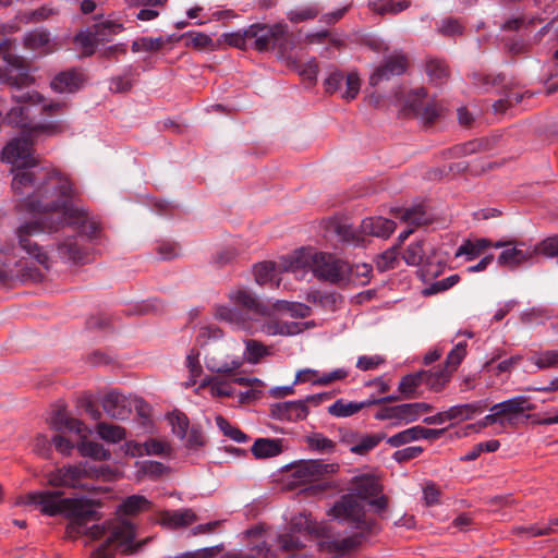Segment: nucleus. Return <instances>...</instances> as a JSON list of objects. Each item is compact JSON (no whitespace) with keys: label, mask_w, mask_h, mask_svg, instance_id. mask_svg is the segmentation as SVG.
<instances>
[{"label":"nucleus","mask_w":558,"mask_h":558,"mask_svg":"<svg viewBox=\"0 0 558 558\" xmlns=\"http://www.w3.org/2000/svg\"><path fill=\"white\" fill-rule=\"evenodd\" d=\"M36 135L12 138L0 154L2 161L13 166L12 190L19 197V206L31 213L63 206L71 219L80 217L69 207L70 179L54 168L41 166L34 156L33 137Z\"/></svg>","instance_id":"1"},{"label":"nucleus","mask_w":558,"mask_h":558,"mask_svg":"<svg viewBox=\"0 0 558 558\" xmlns=\"http://www.w3.org/2000/svg\"><path fill=\"white\" fill-rule=\"evenodd\" d=\"M75 191L71 184V194L69 197V207L76 210L80 217L71 219L65 214L63 206L53 209H35L33 213L43 214L39 219L27 221L21 225L16 230L19 244L23 251L32 256L45 269H49V257L47 253L36 242L31 240L32 236L39 235L44 232H57L64 226L74 227L81 234L89 240L97 238L100 232V225L90 220L87 211L74 204Z\"/></svg>","instance_id":"2"},{"label":"nucleus","mask_w":558,"mask_h":558,"mask_svg":"<svg viewBox=\"0 0 558 558\" xmlns=\"http://www.w3.org/2000/svg\"><path fill=\"white\" fill-rule=\"evenodd\" d=\"M61 514L70 520L65 535L71 539L78 536L88 539L105 538L107 544L119 546L126 544L135 535L134 524L121 517L88 526L99 520V513L95 502L87 498H64Z\"/></svg>","instance_id":"3"},{"label":"nucleus","mask_w":558,"mask_h":558,"mask_svg":"<svg viewBox=\"0 0 558 558\" xmlns=\"http://www.w3.org/2000/svg\"><path fill=\"white\" fill-rule=\"evenodd\" d=\"M12 98L19 106L11 108L5 113L4 120L7 124L28 129L27 134H47L54 135L63 131L60 122H47L33 125L29 111L34 106H41L40 113L46 116H56L64 111L66 104L59 101H46L37 92H21L13 94Z\"/></svg>","instance_id":"4"},{"label":"nucleus","mask_w":558,"mask_h":558,"mask_svg":"<svg viewBox=\"0 0 558 558\" xmlns=\"http://www.w3.org/2000/svg\"><path fill=\"white\" fill-rule=\"evenodd\" d=\"M292 271L311 270L315 278L331 284H339L347 280L351 272L350 265L327 252L316 251L313 247H301L294 251L290 260Z\"/></svg>","instance_id":"5"},{"label":"nucleus","mask_w":558,"mask_h":558,"mask_svg":"<svg viewBox=\"0 0 558 558\" xmlns=\"http://www.w3.org/2000/svg\"><path fill=\"white\" fill-rule=\"evenodd\" d=\"M229 298L234 305L241 308L219 305L216 307L215 316L219 320L228 322L240 328H246L248 319L269 316L271 310L278 307L279 304H288L286 301H277L276 304L269 305L247 289L231 291Z\"/></svg>","instance_id":"6"},{"label":"nucleus","mask_w":558,"mask_h":558,"mask_svg":"<svg viewBox=\"0 0 558 558\" xmlns=\"http://www.w3.org/2000/svg\"><path fill=\"white\" fill-rule=\"evenodd\" d=\"M177 437L182 446L177 448V460L196 463L202 457L206 439L199 425H190L189 417L177 409Z\"/></svg>","instance_id":"7"},{"label":"nucleus","mask_w":558,"mask_h":558,"mask_svg":"<svg viewBox=\"0 0 558 558\" xmlns=\"http://www.w3.org/2000/svg\"><path fill=\"white\" fill-rule=\"evenodd\" d=\"M3 32L4 26L0 25V36ZM10 44L8 38L0 39V82L20 89L28 86L33 78L25 59L9 52Z\"/></svg>","instance_id":"8"},{"label":"nucleus","mask_w":558,"mask_h":558,"mask_svg":"<svg viewBox=\"0 0 558 558\" xmlns=\"http://www.w3.org/2000/svg\"><path fill=\"white\" fill-rule=\"evenodd\" d=\"M290 471L292 484L305 485L323 480L328 474L337 473L338 463H327L323 459H308L291 462L282 468Z\"/></svg>","instance_id":"9"},{"label":"nucleus","mask_w":558,"mask_h":558,"mask_svg":"<svg viewBox=\"0 0 558 558\" xmlns=\"http://www.w3.org/2000/svg\"><path fill=\"white\" fill-rule=\"evenodd\" d=\"M328 514L339 522L350 523L355 529L366 527L364 508L352 494L342 495Z\"/></svg>","instance_id":"10"},{"label":"nucleus","mask_w":558,"mask_h":558,"mask_svg":"<svg viewBox=\"0 0 558 558\" xmlns=\"http://www.w3.org/2000/svg\"><path fill=\"white\" fill-rule=\"evenodd\" d=\"M344 81L345 88L341 97L347 101L355 99L361 88V80L356 72H350L344 75L341 70L333 69L324 81L325 92L330 95L341 92Z\"/></svg>","instance_id":"11"},{"label":"nucleus","mask_w":558,"mask_h":558,"mask_svg":"<svg viewBox=\"0 0 558 558\" xmlns=\"http://www.w3.org/2000/svg\"><path fill=\"white\" fill-rule=\"evenodd\" d=\"M63 500V493L60 490H36L25 496L26 505L35 506L49 517L61 514Z\"/></svg>","instance_id":"12"},{"label":"nucleus","mask_w":558,"mask_h":558,"mask_svg":"<svg viewBox=\"0 0 558 558\" xmlns=\"http://www.w3.org/2000/svg\"><path fill=\"white\" fill-rule=\"evenodd\" d=\"M88 472L82 465H64L48 472L45 477L48 485L52 487H83L82 481L87 477Z\"/></svg>","instance_id":"13"},{"label":"nucleus","mask_w":558,"mask_h":558,"mask_svg":"<svg viewBox=\"0 0 558 558\" xmlns=\"http://www.w3.org/2000/svg\"><path fill=\"white\" fill-rule=\"evenodd\" d=\"M283 34V23L252 24L248 26V38L252 40L251 47L259 52L272 49L276 35Z\"/></svg>","instance_id":"14"},{"label":"nucleus","mask_w":558,"mask_h":558,"mask_svg":"<svg viewBox=\"0 0 558 558\" xmlns=\"http://www.w3.org/2000/svg\"><path fill=\"white\" fill-rule=\"evenodd\" d=\"M448 428L449 427L436 429L416 425L388 437L387 444L391 447L399 448L418 439L436 440L439 439Z\"/></svg>","instance_id":"15"},{"label":"nucleus","mask_w":558,"mask_h":558,"mask_svg":"<svg viewBox=\"0 0 558 558\" xmlns=\"http://www.w3.org/2000/svg\"><path fill=\"white\" fill-rule=\"evenodd\" d=\"M101 407L106 414L113 420H126L133 411L132 397L117 390L107 392L101 399Z\"/></svg>","instance_id":"16"},{"label":"nucleus","mask_w":558,"mask_h":558,"mask_svg":"<svg viewBox=\"0 0 558 558\" xmlns=\"http://www.w3.org/2000/svg\"><path fill=\"white\" fill-rule=\"evenodd\" d=\"M408 68V58L403 53L392 54L384 59V62L369 76V84L378 85L383 81H389L393 76L402 75Z\"/></svg>","instance_id":"17"},{"label":"nucleus","mask_w":558,"mask_h":558,"mask_svg":"<svg viewBox=\"0 0 558 558\" xmlns=\"http://www.w3.org/2000/svg\"><path fill=\"white\" fill-rule=\"evenodd\" d=\"M269 416L278 421L298 422L308 415V408L302 400L272 403Z\"/></svg>","instance_id":"18"},{"label":"nucleus","mask_w":558,"mask_h":558,"mask_svg":"<svg viewBox=\"0 0 558 558\" xmlns=\"http://www.w3.org/2000/svg\"><path fill=\"white\" fill-rule=\"evenodd\" d=\"M50 426L57 432H70L86 437V425L78 418L72 417L64 409L54 411L50 418Z\"/></svg>","instance_id":"19"},{"label":"nucleus","mask_w":558,"mask_h":558,"mask_svg":"<svg viewBox=\"0 0 558 558\" xmlns=\"http://www.w3.org/2000/svg\"><path fill=\"white\" fill-rule=\"evenodd\" d=\"M83 74L70 69L58 73L50 83L51 88L57 93H75L83 85Z\"/></svg>","instance_id":"20"},{"label":"nucleus","mask_w":558,"mask_h":558,"mask_svg":"<svg viewBox=\"0 0 558 558\" xmlns=\"http://www.w3.org/2000/svg\"><path fill=\"white\" fill-rule=\"evenodd\" d=\"M396 229V222L391 219L378 217H367L361 222V230L364 234L387 239Z\"/></svg>","instance_id":"21"},{"label":"nucleus","mask_w":558,"mask_h":558,"mask_svg":"<svg viewBox=\"0 0 558 558\" xmlns=\"http://www.w3.org/2000/svg\"><path fill=\"white\" fill-rule=\"evenodd\" d=\"M57 251L62 259L74 264H83L88 259L86 248L78 244L76 236L64 239L58 244Z\"/></svg>","instance_id":"22"},{"label":"nucleus","mask_w":558,"mask_h":558,"mask_svg":"<svg viewBox=\"0 0 558 558\" xmlns=\"http://www.w3.org/2000/svg\"><path fill=\"white\" fill-rule=\"evenodd\" d=\"M488 407V400L482 399L471 403L457 404L448 409L451 421L462 422L473 420L476 415L484 412Z\"/></svg>","instance_id":"23"},{"label":"nucleus","mask_w":558,"mask_h":558,"mask_svg":"<svg viewBox=\"0 0 558 558\" xmlns=\"http://www.w3.org/2000/svg\"><path fill=\"white\" fill-rule=\"evenodd\" d=\"M282 450V439L280 438H257L251 448L252 454L258 460L277 457Z\"/></svg>","instance_id":"24"},{"label":"nucleus","mask_w":558,"mask_h":558,"mask_svg":"<svg viewBox=\"0 0 558 558\" xmlns=\"http://www.w3.org/2000/svg\"><path fill=\"white\" fill-rule=\"evenodd\" d=\"M425 73L432 84L440 86L450 75L449 66L444 59L428 57L425 61Z\"/></svg>","instance_id":"25"},{"label":"nucleus","mask_w":558,"mask_h":558,"mask_svg":"<svg viewBox=\"0 0 558 558\" xmlns=\"http://www.w3.org/2000/svg\"><path fill=\"white\" fill-rule=\"evenodd\" d=\"M423 385L429 390L440 392L451 378V372L444 366L433 369H421Z\"/></svg>","instance_id":"26"},{"label":"nucleus","mask_w":558,"mask_h":558,"mask_svg":"<svg viewBox=\"0 0 558 558\" xmlns=\"http://www.w3.org/2000/svg\"><path fill=\"white\" fill-rule=\"evenodd\" d=\"M536 255L534 248L521 250L518 247L505 248L498 256L497 262L502 267H515L532 259Z\"/></svg>","instance_id":"27"},{"label":"nucleus","mask_w":558,"mask_h":558,"mask_svg":"<svg viewBox=\"0 0 558 558\" xmlns=\"http://www.w3.org/2000/svg\"><path fill=\"white\" fill-rule=\"evenodd\" d=\"M367 7L378 15H397L411 7L410 0H368Z\"/></svg>","instance_id":"28"},{"label":"nucleus","mask_w":558,"mask_h":558,"mask_svg":"<svg viewBox=\"0 0 558 558\" xmlns=\"http://www.w3.org/2000/svg\"><path fill=\"white\" fill-rule=\"evenodd\" d=\"M135 535L123 545H117L113 544H107L105 538H98L97 541H101L102 543L98 546V548L92 554L90 558H114V550L121 548L125 553H135L137 551L144 543L147 542L145 539L144 542L134 543Z\"/></svg>","instance_id":"29"},{"label":"nucleus","mask_w":558,"mask_h":558,"mask_svg":"<svg viewBox=\"0 0 558 558\" xmlns=\"http://www.w3.org/2000/svg\"><path fill=\"white\" fill-rule=\"evenodd\" d=\"M493 242L489 239L481 238L472 241L464 240L458 247L456 257L465 256V260L470 262L477 258L486 248L492 247Z\"/></svg>","instance_id":"30"},{"label":"nucleus","mask_w":558,"mask_h":558,"mask_svg":"<svg viewBox=\"0 0 558 558\" xmlns=\"http://www.w3.org/2000/svg\"><path fill=\"white\" fill-rule=\"evenodd\" d=\"M421 371L410 373L401 377L398 391L403 399H413L421 397L418 388L423 385V377Z\"/></svg>","instance_id":"31"},{"label":"nucleus","mask_w":558,"mask_h":558,"mask_svg":"<svg viewBox=\"0 0 558 558\" xmlns=\"http://www.w3.org/2000/svg\"><path fill=\"white\" fill-rule=\"evenodd\" d=\"M255 281L259 286H265L268 283L276 282V286H279L278 280V271H277V265L275 262L266 260L262 263H257L253 267Z\"/></svg>","instance_id":"32"},{"label":"nucleus","mask_w":558,"mask_h":558,"mask_svg":"<svg viewBox=\"0 0 558 558\" xmlns=\"http://www.w3.org/2000/svg\"><path fill=\"white\" fill-rule=\"evenodd\" d=\"M304 442L307 445L310 451L319 454H330L336 451V442L323 433H312L304 437Z\"/></svg>","instance_id":"33"},{"label":"nucleus","mask_w":558,"mask_h":558,"mask_svg":"<svg viewBox=\"0 0 558 558\" xmlns=\"http://www.w3.org/2000/svg\"><path fill=\"white\" fill-rule=\"evenodd\" d=\"M150 502L142 495L126 497L118 507L119 515H135L148 510Z\"/></svg>","instance_id":"34"},{"label":"nucleus","mask_w":558,"mask_h":558,"mask_svg":"<svg viewBox=\"0 0 558 558\" xmlns=\"http://www.w3.org/2000/svg\"><path fill=\"white\" fill-rule=\"evenodd\" d=\"M353 490L359 498L366 500L371 497H376L379 495L381 487L374 477L362 476L355 478Z\"/></svg>","instance_id":"35"},{"label":"nucleus","mask_w":558,"mask_h":558,"mask_svg":"<svg viewBox=\"0 0 558 558\" xmlns=\"http://www.w3.org/2000/svg\"><path fill=\"white\" fill-rule=\"evenodd\" d=\"M263 331L268 336H294L302 331L296 322H269L264 324Z\"/></svg>","instance_id":"36"},{"label":"nucleus","mask_w":558,"mask_h":558,"mask_svg":"<svg viewBox=\"0 0 558 558\" xmlns=\"http://www.w3.org/2000/svg\"><path fill=\"white\" fill-rule=\"evenodd\" d=\"M74 41L84 50L85 56H92L95 52L96 46L102 43L94 25L90 28L78 32L74 37Z\"/></svg>","instance_id":"37"},{"label":"nucleus","mask_w":558,"mask_h":558,"mask_svg":"<svg viewBox=\"0 0 558 558\" xmlns=\"http://www.w3.org/2000/svg\"><path fill=\"white\" fill-rule=\"evenodd\" d=\"M386 437L385 433L360 435L357 442L351 446L350 451L357 456H364L377 447Z\"/></svg>","instance_id":"38"},{"label":"nucleus","mask_w":558,"mask_h":558,"mask_svg":"<svg viewBox=\"0 0 558 558\" xmlns=\"http://www.w3.org/2000/svg\"><path fill=\"white\" fill-rule=\"evenodd\" d=\"M339 295L336 292L312 290L306 294V301L319 305L327 311H336Z\"/></svg>","instance_id":"39"},{"label":"nucleus","mask_w":558,"mask_h":558,"mask_svg":"<svg viewBox=\"0 0 558 558\" xmlns=\"http://www.w3.org/2000/svg\"><path fill=\"white\" fill-rule=\"evenodd\" d=\"M96 432L101 439L112 444L120 442L126 437V433L123 427L105 422H99L97 424Z\"/></svg>","instance_id":"40"},{"label":"nucleus","mask_w":558,"mask_h":558,"mask_svg":"<svg viewBox=\"0 0 558 558\" xmlns=\"http://www.w3.org/2000/svg\"><path fill=\"white\" fill-rule=\"evenodd\" d=\"M77 448L83 457H89L94 460L105 461L111 458L110 451L95 441L84 440L78 444Z\"/></svg>","instance_id":"41"},{"label":"nucleus","mask_w":558,"mask_h":558,"mask_svg":"<svg viewBox=\"0 0 558 558\" xmlns=\"http://www.w3.org/2000/svg\"><path fill=\"white\" fill-rule=\"evenodd\" d=\"M395 217L413 226H422L428 222V218L426 217V213L423 210L422 206L397 209Z\"/></svg>","instance_id":"42"},{"label":"nucleus","mask_w":558,"mask_h":558,"mask_svg":"<svg viewBox=\"0 0 558 558\" xmlns=\"http://www.w3.org/2000/svg\"><path fill=\"white\" fill-rule=\"evenodd\" d=\"M322 9L317 3H312L294 10H290L287 13V17L291 23L298 24L301 22L316 19L320 14Z\"/></svg>","instance_id":"43"},{"label":"nucleus","mask_w":558,"mask_h":558,"mask_svg":"<svg viewBox=\"0 0 558 558\" xmlns=\"http://www.w3.org/2000/svg\"><path fill=\"white\" fill-rule=\"evenodd\" d=\"M473 84L484 92H489L493 87L496 86H506V75L499 73L497 75L484 74V73H473L472 75Z\"/></svg>","instance_id":"44"},{"label":"nucleus","mask_w":558,"mask_h":558,"mask_svg":"<svg viewBox=\"0 0 558 558\" xmlns=\"http://www.w3.org/2000/svg\"><path fill=\"white\" fill-rule=\"evenodd\" d=\"M135 449L137 453L141 456L144 453L148 456H159L166 452L169 453L171 450V446L160 439L148 438L143 444H136Z\"/></svg>","instance_id":"45"},{"label":"nucleus","mask_w":558,"mask_h":558,"mask_svg":"<svg viewBox=\"0 0 558 558\" xmlns=\"http://www.w3.org/2000/svg\"><path fill=\"white\" fill-rule=\"evenodd\" d=\"M426 97L427 92L423 87L411 92L405 99V110L414 117H417L427 105Z\"/></svg>","instance_id":"46"},{"label":"nucleus","mask_w":558,"mask_h":558,"mask_svg":"<svg viewBox=\"0 0 558 558\" xmlns=\"http://www.w3.org/2000/svg\"><path fill=\"white\" fill-rule=\"evenodd\" d=\"M364 538H365L364 533H362V532L354 533L353 535L343 537L341 539L331 541L329 543L330 544L329 546L335 551L344 554V553H348V551L359 547L362 544Z\"/></svg>","instance_id":"47"},{"label":"nucleus","mask_w":558,"mask_h":558,"mask_svg":"<svg viewBox=\"0 0 558 558\" xmlns=\"http://www.w3.org/2000/svg\"><path fill=\"white\" fill-rule=\"evenodd\" d=\"M185 366L190 373V378L184 384V386L187 388V387L194 386L196 384V379L203 373V367L199 363V351L197 349H192L189 352V354L186 356V361H185Z\"/></svg>","instance_id":"48"},{"label":"nucleus","mask_w":558,"mask_h":558,"mask_svg":"<svg viewBox=\"0 0 558 558\" xmlns=\"http://www.w3.org/2000/svg\"><path fill=\"white\" fill-rule=\"evenodd\" d=\"M268 354V348L264 343L253 339L245 341L244 359L246 362L257 364L260 359Z\"/></svg>","instance_id":"49"},{"label":"nucleus","mask_w":558,"mask_h":558,"mask_svg":"<svg viewBox=\"0 0 558 558\" xmlns=\"http://www.w3.org/2000/svg\"><path fill=\"white\" fill-rule=\"evenodd\" d=\"M184 41L186 46L192 45L196 49H205L208 47H214L213 39L204 34L198 32H187L186 34H182L177 37V43Z\"/></svg>","instance_id":"50"},{"label":"nucleus","mask_w":558,"mask_h":558,"mask_svg":"<svg viewBox=\"0 0 558 558\" xmlns=\"http://www.w3.org/2000/svg\"><path fill=\"white\" fill-rule=\"evenodd\" d=\"M50 41V34L44 29H33L24 35V46L31 50H37L47 46Z\"/></svg>","instance_id":"51"},{"label":"nucleus","mask_w":558,"mask_h":558,"mask_svg":"<svg viewBox=\"0 0 558 558\" xmlns=\"http://www.w3.org/2000/svg\"><path fill=\"white\" fill-rule=\"evenodd\" d=\"M293 48L294 43L288 32V25L283 23V34L276 35L272 49L278 50L280 58L289 60Z\"/></svg>","instance_id":"52"},{"label":"nucleus","mask_w":558,"mask_h":558,"mask_svg":"<svg viewBox=\"0 0 558 558\" xmlns=\"http://www.w3.org/2000/svg\"><path fill=\"white\" fill-rule=\"evenodd\" d=\"M359 411L360 407L356 401L344 402L343 399H338L328 407V413L336 417H349Z\"/></svg>","instance_id":"53"},{"label":"nucleus","mask_w":558,"mask_h":558,"mask_svg":"<svg viewBox=\"0 0 558 558\" xmlns=\"http://www.w3.org/2000/svg\"><path fill=\"white\" fill-rule=\"evenodd\" d=\"M424 242L423 241H416L414 243H411L407 250L404 251L402 258L409 266H418L423 263L425 257L424 252Z\"/></svg>","instance_id":"54"},{"label":"nucleus","mask_w":558,"mask_h":558,"mask_svg":"<svg viewBox=\"0 0 558 558\" xmlns=\"http://www.w3.org/2000/svg\"><path fill=\"white\" fill-rule=\"evenodd\" d=\"M94 28L97 31L102 43L109 41L112 35H117L124 29L122 23L111 20L95 23Z\"/></svg>","instance_id":"55"},{"label":"nucleus","mask_w":558,"mask_h":558,"mask_svg":"<svg viewBox=\"0 0 558 558\" xmlns=\"http://www.w3.org/2000/svg\"><path fill=\"white\" fill-rule=\"evenodd\" d=\"M466 347L468 344L465 341L457 343L454 348L447 354L444 367L449 369L451 373L456 371L466 354Z\"/></svg>","instance_id":"56"},{"label":"nucleus","mask_w":558,"mask_h":558,"mask_svg":"<svg viewBox=\"0 0 558 558\" xmlns=\"http://www.w3.org/2000/svg\"><path fill=\"white\" fill-rule=\"evenodd\" d=\"M530 536L549 535L558 531V518L550 519L547 523H535L521 529Z\"/></svg>","instance_id":"57"},{"label":"nucleus","mask_w":558,"mask_h":558,"mask_svg":"<svg viewBox=\"0 0 558 558\" xmlns=\"http://www.w3.org/2000/svg\"><path fill=\"white\" fill-rule=\"evenodd\" d=\"M460 281V276L454 274L441 280H437L423 290V295L429 296L438 292L447 291Z\"/></svg>","instance_id":"58"},{"label":"nucleus","mask_w":558,"mask_h":558,"mask_svg":"<svg viewBox=\"0 0 558 558\" xmlns=\"http://www.w3.org/2000/svg\"><path fill=\"white\" fill-rule=\"evenodd\" d=\"M335 233L340 242L344 244L359 245L360 235L355 232L351 225L338 223L335 227Z\"/></svg>","instance_id":"59"},{"label":"nucleus","mask_w":558,"mask_h":558,"mask_svg":"<svg viewBox=\"0 0 558 558\" xmlns=\"http://www.w3.org/2000/svg\"><path fill=\"white\" fill-rule=\"evenodd\" d=\"M397 264L398 253L396 247L386 250L376 259L377 269L381 272L396 268Z\"/></svg>","instance_id":"60"},{"label":"nucleus","mask_w":558,"mask_h":558,"mask_svg":"<svg viewBox=\"0 0 558 558\" xmlns=\"http://www.w3.org/2000/svg\"><path fill=\"white\" fill-rule=\"evenodd\" d=\"M133 409H135L140 420L141 425L144 430H148L151 426L150 421V407L143 399L132 398Z\"/></svg>","instance_id":"61"},{"label":"nucleus","mask_w":558,"mask_h":558,"mask_svg":"<svg viewBox=\"0 0 558 558\" xmlns=\"http://www.w3.org/2000/svg\"><path fill=\"white\" fill-rule=\"evenodd\" d=\"M221 39L229 46L245 49L248 38V27L243 32H234V33H223L221 35Z\"/></svg>","instance_id":"62"},{"label":"nucleus","mask_w":558,"mask_h":558,"mask_svg":"<svg viewBox=\"0 0 558 558\" xmlns=\"http://www.w3.org/2000/svg\"><path fill=\"white\" fill-rule=\"evenodd\" d=\"M534 250L537 254H542L547 257H557L558 256V234L548 236L541 241Z\"/></svg>","instance_id":"63"},{"label":"nucleus","mask_w":558,"mask_h":558,"mask_svg":"<svg viewBox=\"0 0 558 558\" xmlns=\"http://www.w3.org/2000/svg\"><path fill=\"white\" fill-rule=\"evenodd\" d=\"M534 364L539 369H546L558 365V351L547 350L541 352L535 359Z\"/></svg>","instance_id":"64"}]
</instances>
